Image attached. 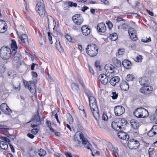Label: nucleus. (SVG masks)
Instances as JSON below:
<instances>
[{
  "instance_id": "28",
  "label": "nucleus",
  "mask_w": 157,
  "mask_h": 157,
  "mask_svg": "<svg viewBox=\"0 0 157 157\" xmlns=\"http://www.w3.org/2000/svg\"><path fill=\"white\" fill-rule=\"evenodd\" d=\"M72 19L74 22L78 25H81L83 22V18L81 17L79 18H76L75 16H73Z\"/></svg>"
},
{
  "instance_id": "27",
  "label": "nucleus",
  "mask_w": 157,
  "mask_h": 157,
  "mask_svg": "<svg viewBox=\"0 0 157 157\" xmlns=\"http://www.w3.org/2000/svg\"><path fill=\"white\" fill-rule=\"evenodd\" d=\"M130 122L131 126L134 129H137L138 128L139 124L138 121L135 119H132Z\"/></svg>"
},
{
  "instance_id": "34",
  "label": "nucleus",
  "mask_w": 157,
  "mask_h": 157,
  "mask_svg": "<svg viewBox=\"0 0 157 157\" xmlns=\"http://www.w3.org/2000/svg\"><path fill=\"white\" fill-rule=\"evenodd\" d=\"M110 37V39L111 40L113 41L116 40L118 38L117 34L116 33H114L111 34Z\"/></svg>"
},
{
  "instance_id": "32",
  "label": "nucleus",
  "mask_w": 157,
  "mask_h": 157,
  "mask_svg": "<svg viewBox=\"0 0 157 157\" xmlns=\"http://www.w3.org/2000/svg\"><path fill=\"white\" fill-rule=\"evenodd\" d=\"M0 147L3 149L5 150L8 147V145L4 141H1Z\"/></svg>"
},
{
  "instance_id": "36",
  "label": "nucleus",
  "mask_w": 157,
  "mask_h": 157,
  "mask_svg": "<svg viewBox=\"0 0 157 157\" xmlns=\"http://www.w3.org/2000/svg\"><path fill=\"white\" fill-rule=\"evenodd\" d=\"M124 49H119L118 52L116 54V56L117 57H121L124 53Z\"/></svg>"
},
{
  "instance_id": "63",
  "label": "nucleus",
  "mask_w": 157,
  "mask_h": 157,
  "mask_svg": "<svg viewBox=\"0 0 157 157\" xmlns=\"http://www.w3.org/2000/svg\"><path fill=\"white\" fill-rule=\"evenodd\" d=\"M129 46L132 48H135L136 47V45L134 43H133L130 44Z\"/></svg>"
},
{
  "instance_id": "49",
  "label": "nucleus",
  "mask_w": 157,
  "mask_h": 157,
  "mask_svg": "<svg viewBox=\"0 0 157 157\" xmlns=\"http://www.w3.org/2000/svg\"><path fill=\"white\" fill-rule=\"evenodd\" d=\"M151 129L154 131V133L156 134L157 133V125H155L153 126Z\"/></svg>"
},
{
  "instance_id": "47",
  "label": "nucleus",
  "mask_w": 157,
  "mask_h": 157,
  "mask_svg": "<svg viewBox=\"0 0 157 157\" xmlns=\"http://www.w3.org/2000/svg\"><path fill=\"white\" fill-rule=\"evenodd\" d=\"M151 40V38L149 37L148 38L147 37L145 39H143L141 40V41L144 43H147L150 42Z\"/></svg>"
},
{
  "instance_id": "12",
  "label": "nucleus",
  "mask_w": 157,
  "mask_h": 157,
  "mask_svg": "<svg viewBox=\"0 0 157 157\" xmlns=\"http://www.w3.org/2000/svg\"><path fill=\"white\" fill-rule=\"evenodd\" d=\"M25 86V87H28L30 92L33 94H35L37 90L36 89L35 85L34 83L31 81L27 82Z\"/></svg>"
},
{
  "instance_id": "50",
  "label": "nucleus",
  "mask_w": 157,
  "mask_h": 157,
  "mask_svg": "<svg viewBox=\"0 0 157 157\" xmlns=\"http://www.w3.org/2000/svg\"><path fill=\"white\" fill-rule=\"evenodd\" d=\"M85 94H86V95L87 96V97H88V99L90 98L91 97H92V94H91V92L89 90H86L85 91Z\"/></svg>"
},
{
  "instance_id": "24",
  "label": "nucleus",
  "mask_w": 157,
  "mask_h": 157,
  "mask_svg": "<svg viewBox=\"0 0 157 157\" xmlns=\"http://www.w3.org/2000/svg\"><path fill=\"white\" fill-rule=\"evenodd\" d=\"M17 33L18 35L19 36V38L21 39V41L23 43L25 44H27V43H28V36L26 35L25 34H23L22 35L20 36L18 35V31H17Z\"/></svg>"
},
{
  "instance_id": "21",
  "label": "nucleus",
  "mask_w": 157,
  "mask_h": 157,
  "mask_svg": "<svg viewBox=\"0 0 157 157\" xmlns=\"http://www.w3.org/2000/svg\"><path fill=\"white\" fill-rule=\"evenodd\" d=\"M117 136L120 139L123 140L128 141L129 139V136L126 133L123 132H120L117 133Z\"/></svg>"
},
{
  "instance_id": "31",
  "label": "nucleus",
  "mask_w": 157,
  "mask_h": 157,
  "mask_svg": "<svg viewBox=\"0 0 157 157\" xmlns=\"http://www.w3.org/2000/svg\"><path fill=\"white\" fill-rule=\"evenodd\" d=\"M56 48L60 52H63V49L59 41H56Z\"/></svg>"
},
{
  "instance_id": "1",
  "label": "nucleus",
  "mask_w": 157,
  "mask_h": 157,
  "mask_svg": "<svg viewBox=\"0 0 157 157\" xmlns=\"http://www.w3.org/2000/svg\"><path fill=\"white\" fill-rule=\"evenodd\" d=\"M129 124L124 118H119L112 123V127L114 129L120 131L125 130L126 127Z\"/></svg>"
},
{
  "instance_id": "25",
  "label": "nucleus",
  "mask_w": 157,
  "mask_h": 157,
  "mask_svg": "<svg viewBox=\"0 0 157 157\" xmlns=\"http://www.w3.org/2000/svg\"><path fill=\"white\" fill-rule=\"evenodd\" d=\"M72 92L76 94H79V88L78 86L75 83H73L71 84Z\"/></svg>"
},
{
  "instance_id": "46",
  "label": "nucleus",
  "mask_w": 157,
  "mask_h": 157,
  "mask_svg": "<svg viewBox=\"0 0 157 157\" xmlns=\"http://www.w3.org/2000/svg\"><path fill=\"white\" fill-rule=\"evenodd\" d=\"M156 134L154 133V131L151 129L148 132L147 135L149 137H152Z\"/></svg>"
},
{
  "instance_id": "3",
  "label": "nucleus",
  "mask_w": 157,
  "mask_h": 157,
  "mask_svg": "<svg viewBox=\"0 0 157 157\" xmlns=\"http://www.w3.org/2000/svg\"><path fill=\"white\" fill-rule=\"evenodd\" d=\"M12 51L8 47L3 46L0 49V56L4 59H7L12 55Z\"/></svg>"
},
{
  "instance_id": "16",
  "label": "nucleus",
  "mask_w": 157,
  "mask_h": 157,
  "mask_svg": "<svg viewBox=\"0 0 157 157\" xmlns=\"http://www.w3.org/2000/svg\"><path fill=\"white\" fill-rule=\"evenodd\" d=\"M150 81V78L146 77H141L139 79V82L140 85L144 86L148 85Z\"/></svg>"
},
{
  "instance_id": "51",
  "label": "nucleus",
  "mask_w": 157,
  "mask_h": 157,
  "mask_svg": "<svg viewBox=\"0 0 157 157\" xmlns=\"http://www.w3.org/2000/svg\"><path fill=\"white\" fill-rule=\"evenodd\" d=\"M39 131V129L37 128L33 129L31 130V132L34 135L37 134Z\"/></svg>"
},
{
  "instance_id": "33",
  "label": "nucleus",
  "mask_w": 157,
  "mask_h": 157,
  "mask_svg": "<svg viewBox=\"0 0 157 157\" xmlns=\"http://www.w3.org/2000/svg\"><path fill=\"white\" fill-rule=\"evenodd\" d=\"M76 128H77V130L78 131L82 130L83 129L78 119H77L76 121Z\"/></svg>"
},
{
  "instance_id": "41",
  "label": "nucleus",
  "mask_w": 157,
  "mask_h": 157,
  "mask_svg": "<svg viewBox=\"0 0 157 157\" xmlns=\"http://www.w3.org/2000/svg\"><path fill=\"white\" fill-rule=\"evenodd\" d=\"M133 78H134L132 75L128 74L126 77V80L128 82H129L132 81Z\"/></svg>"
},
{
  "instance_id": "5",
  "label": "nucleus",
  "mask_w": 157,
  "mask_h": 157,
  "mask_svg": "<svg viewBox=\"0 0 157 157\" xmlns=\"http://www.w3.org/2000/svg\"><path fill=\"white\" fill-rule=\"evenodd\" d=\"M79 137L80 138V140H78L77 137H76V135L74 136V140L75 141H77L78 144L82 141V143L84 145V147L88 149H90V147L91 146V144H90L89 142L87 140L86 138L84 137V136L82 132H80L79 135Z\"/></svg>"
},
{
  "instance_id": "37",
  "label": "nucleus",
  "mask_w": 157,
  "mask_h": 157,
  "mask_svg": "<svg viewBox=\"0 0 157 157\" xmlns=\"http://www.w3.org/2000/svg\"><path fill=\"white\" fill-rule=\"evenodd\" d=\"M142 56L140 55H139L137 57H135L134 60L136 62H141L142 61Z\"/></svg>"
},
{
  "instance_id": "57",
  "label": "nucleus",
  "mask_w": 157,
  "mask_h": 157,
  "mask_svg": "<svg viewBox=\"0 0 157 157\" xmlns=\"http://www.w3.org/2000/svg\"><path fill=\"white\" fill-rule=\"evenodd\" d=\"M19 29L21 31V32L23 31H25V28H24L23 26L21 25L20 26Z\"/></svg>"
},
{
  "instance_id": "26",
  "label": "nucleus",
  "mask_w": 157,
  "mask_h": 157,
  "mask_svg": "<svg viewBox=\"0 0 157 157\" xmlns=\"http://www.w3.org/2000/svg\"><path fill=\"white\" fill-rule=\"evenodd\" d=\"M120 80V78L118 76H115L112 77L109 81L110 84L113 86H115L117 83Z\"/></svg>"
},
{
  "instance_id": "7",
  "label": "nucleus",
  "mask_w": 157,
  "mask_h": 157,
  "mask_svg": "<svg viewBox=\"0 0 157 157\" xmlns=\"http://www.w3.org/2000/svg\"><path fill=\"white\" fill-rule=\"evenodd\" d=\"M36 10L40 16H44L45 13L44 5L43 0H37Z\"/></svg>"
},
{
  "instance_id": "38",
  "label": "nucleus",
  "mask_w": 157,
  "mask_h": 157,
  "mask_svg": "<svg viewBox=\"0 0 157 157\" xmlns=\"http://www.w3.org/2000/svg\"><path fill=\"white\" fill-rule=\"evenodd\" d=\"M67 119L69 124L72 123L73 121V119L72 117L70 114L67 115Z\"/></svg>"
},
{
  "instance_id": "54",
  "label": "nucleus",
  "mask_w": 157,
  "mask_h": 157,
  "mask_svg": "<svg viewBox=\"0 0 157 157\" xmlns=\"http://www.w3.org/2000/svg\"><path fill=\"white\" fill-rule=\"evenodd\" d=\"M113 94L112 97L113 99H117L118 96V94H116V92H112Z\"/></svg>"
},
{
  "instance_id": "11",
  "label": "nucleus",
  "mask_w": 157,
  "mask_h": 157,
  "mask_svg": "<svg viewBox=\"0 0 157 157\" xmlns=\"http://www.w3.org/2000/svg\"><path fill=\"white\" fill-rule=\"evenodd\" d=\"M47 21L48 22V26L49 29L52 28L54 30L56 26V23L54 19L51 16L48 15L47 16Z\"/></svg>"
},
{
  "instance_id": "18",
  "label": "nucleus",
  "mask_w": 157,
  "mask_h": 157,
  "mask_svg": "<svg viewBox=\"0 0 157 157\" xmlns=\"http://www.w3.org/2000/svg\"><path fill=\"white\" fill-rule=\"evenodd\" d=\"M96 109L94 107H93V109L91 108L90 109L96 121H98L99 119V114L98 105L96 106Z\"/></svg>"
},
{
  "instance_id": "6",
  "label": "nucleus",
  "mask_w": 157,
  "mask_h": 157,
  "mask_svg": "<svg viewBox=\"0 0 157 157\" xmlns=\"http://www.w3.org/2000/svg\"><path fill=\"white\" fill-rule=\"evenodd\" d=\"M133 114L137 117L142 118L148 116V112L143 108H139L136 109L134 111Z\"/></svg>"
},
{
  "instance_id": "45",
  "label": "nucleus",
  "mask_w": 157,
  "mask_h": 157,
  "mask_svg": "<svg viewBox=\"0 0 157 157\" xmlns=\"http://www.w3.org/2000/svg\"><path fill=\"white\" fill-rule=\"evenodd\" d=\"M67 4L69 6L72 7L74 6L75 7H76L77 6V5L76 3H73L70 1L67 2Z\"/></svg>"
},
{
  "instance_id": "19",
  "label": "nucleus",
  "mask_w": 157,
  "mask_h": 157,
  "mask_svg": "<svg viewBox=\"0 0 157 157\" xmlns=\"http://www.w3.org/2000/svg\"><path fill=\"white\" fill-rule=\"evenodd\" d=\"M89 105L90 108L93 109V107L97 109L96 106H97V102L95 98L93 96L90 98H89Z\"/></svg>"
},
{
  "instance_id": "13",
  "label": "nucleus",
  "mask_w": 157,
  "mask_h": 157,
  "mask_svg": "<svg viewBox=\"0 0 157 157\" xmlns=\"http://www.w3.org/2000/svg\"><path fill=\"white\" fill-rule=\"evenodd\" d=\"M114 111L115 115L116 116H119L124 113L125 109L122 106L118 105L115 107Z\"/></svg>"
},
{
  "instance_id": "55",
  "label": "nucleus",
  "mask_w": 157,
  "mask_h": 157,
  "mask_svg": "<svg viewBox=\"0 0 157 157\" xmlns=\"http://www.w3.org/2000/svg\"><path fill=\"white\" fill-rule=\"evenodd\" d=\"M106 24L108 26V27L109 29H111L113 27V25L112 23L110 21H109L106 22Z\"/></svg>"
},
{
  "instance_id": "60",
  "label": "nucleus",
  "mask_w": 157,
  "mask_h": 157,
  "mask_svg": "<svg viewBox=\"0 0 157 157\" xmlns=\"http://www.w3.org/2000/svg\"><path fill=\"white\" fill-rule=\"evenodd\" d=\"M108 117L105 114H103L102 116V119L103 120L106 121L108 119Z\"/></svg>"
},
{
  "instance_id": "22",
  "label": "nucleus",
  "mask_w": 157,
  "mask_h": 157,
  "mask_svg": "<svg viewBox=\"0 0 157 157\" xmlns=\"http://www.w3.org/2000/svg\"><path fill=\"white\" fill-rule=\"evenodd\" d=\"M97 28L98 30L100 32L104 33L106 30V27L105 24L103 22L98 24Z\"/></svg>"
},
{
  "instance_id": "17",
  "label": "nucleus",
  "mask_w": 157,
  "mask_h": 157,
  "mask_svg": "<svg viewBox=\"0 0 157 157\" xmlns=\"http://www.w3.org/2000/svg\"><path fill=\"white\" fill-rule=\"evenodd\" d=\"M32 119V121H33L36 124L38 125H40L41 123V121H43L42 119L40 118L38 110H37L36 114L33 116Z\"/></svg>"
},
{
  "instance_id": "30",
  "label": "nucleus",
  "mask_w": 157,
  "mask_h": 157,
  "mask_svg": "<svg viewBox=\"0 0 157 157\" xmlns=\"http://www.w3.org/2000/svg\"><path fill=\"white\" fill-rule=\"evenodd\" d=\"M120 87L121 90L124 91L127 90L129 88L128 84L125 81L122 82L120 86Z\"/></svg>"
},
{
  "instance_id": "56",
  "label": "nucleus",
  "mask_w": 157,
  "mask_h": 157,
  "mask_svg": "<svg viewBox=\"0 0 157 157\" xmlns=\"http://www.w3.org/2000/svg\"><path fill=\"white\" fill-rule=\"evenodd\" d=\"M65 154L67 157H72L71 154L69 152H65Z\"/></svg>"
},
{
  "instance_id": "58",
  "label": "nucleus",
  "mask_w": 157,
  "mask_h": 157,
  "mask_svg": "<svg viewBox=\"0 0 157 157\" xmlns=\"http://www.w3.org/2000/svg\"><path fill=\"white\" fill-rule=\"evenodd\" d=\"M46 124L48 128L50 127L51 126V123L50 121H49L48 120H47L46 121Z\"/></svg>"
},
{
  "instance_id": "15",
  "label": "nucleus",
  "mask_w": 157,
  "mask_h": 157,
  "mask_svg": "<svg viewBox=\"0 0 157 157\" xmlns=\"http://www.w3.org/2000/svg\"><path fill=\"white\" fill-rule=\"evenodd\" d=\"M109 78V76H107L106 74H101L98 76V79L101 83L104 85L106 84L108 82V78Z\"/></svg>"
},
{
  "instance_id": "42",
  "label": "nucleus",
  "mask_w": 157,
  "mask_h": 157,
  "mask_svg": "<svg viewBox=\"0 0 157 157\" xmlns=\"http://www.w3.org/2000/svg\"><path fill=\"white\" fill-rule=\"evenodd\" d=\"M95 66L96 67V69H97L98 71H100L101 70V67L100 65V63L98 61H95Z\"/></svg>"
},
{
  "instance_id": "43",
  "label": "nucleus",
  "mask_w": 157,
  "mask_h": 157,
  "mask_svg": "<svg viewBox=\"0 0 157 157\" xmlns=\"http://www.w3.org/2000/svg\"><path fill=\"white\" fill-rule=\"evenodd\" d=\"M131 39L133 41H136L137 39V38L136 36V33L133 34L132 35H129Z\"/></svg>"
},
{
  "instance_id": "23",
  "label": "nucleus",
  "mask_w": 157,
  "mask_h": 157,
  "mask_svg": "<svg viewBox=\"0 0 157 157\" xmlns=\"http://www.w3.org/2000/svg\"><path fill=\"white\" fill-rule=\"evenodd\" d=\"M81 30L83 35L85 36L89 35L90 32V29L88 28V26L86 25L82 26V27Z\"/></svg>"
},
{
  "instance_id": "29",
  "label": "nucleus",
  "mask_w": 157,
  "mask_h": 157,
  "mask_svg": "<svg viewBox=\"0 0 157 157\" xmlns=\"http://www.w3.org/2000/svg\"><path fill=\"white\" fill-rule=\"evenodd\" d=\"M122 65L126 69H128L131 68V63L130 62L127 60H124L122 61Z\"/></svg>"
},
{
  "instance_id": "14",
  "label": "nucleus",
  "mask_w": 157,
  "mask_h": 157,
  "mask_svg": "<svg viewBox=\"0 0 157 157\" xmlns=\"http://www.w3.org/2000/svg\"><path fill=\"white\" fill-rule=\"evenodd\" d=\"M0 108L2 112L7 115L9 114L11 112V110L6 103H2L0 105Z\"/></svg>"
},
{
  "instance_id": "20",
  "label": "nucleus",
  "mask_w": 157,
  "mask_h": 157,
  "mask_svg": "<svg viewBox=\"0 0 157 157\" xmlns=\"http://www.w3.org/2000/svg\"><path fill=\"white\" fill-rule=\"evenodd\" d=\"M7 26L5 22L3 20H0V33H3L5 32Z\"/></svg>"
},
{
  "instance_id": "64",
  "label": "nucleus",
  "mask_w": 157,
  "mask_h": 157,
  "mask_svg": "<svg viewBox=\"0 0 157 157\" xmlns=\"http://www.w3.org/2000/svg\"><path fill=\"white\" fill-rule=\"evenodd\" d=\"M32 75L33 77H36L37 76V75L36 73L35 72H32Z\"/></svg>"
},
{
  "instance_id": "62",
  "label": "nucleus",
  "mask_w": 157,
  "mask_h": 157,
  "mask_svg": "<svg viewBox=\"0 0 157 157\" xmlns=\"http://www.w3.org/2000/svg\"><path fill=\"white\" fill-rule=\"evenodd\" d=\"M78 108L79 110H82L83 112L85 111L84 106L82 105H80Z\"/></svg>"
},
{
  "instance_id": "44",
  "label": "nucleus",
  "mask_w": 157,
  "mask_h": 157,
  "mask_svg": "<svg viewBox=\"0 0 157 157\" xmlns=\"http://www.w3.org/2000/svg\"><path fill=\"white\" fill-rule=\"evenodd\" d=\"M5 67L4 64H0V72L1 73H3L5 71Z\"/></svg>"
},
{
  "instance_id": "35",
  "label": "nucleus",
  "mask_w": 157,
  "mask_h": 157,
  "mask_svg": "<svg viewBox=\"0 0 157 157\" xmlns=\"http://www.w3.org/2000/svg\"><path fill=\"white\" fill-rule=\"evenodd\" d=\"M39 155L40 156H44L46 154V151L42 149H40L38 151Z\"/></svg>"
},
{
  "instance_id": "53",
  "label": "nucleus",
  "mask_w": 157,
  "mask_h": 157,
  "mask_svg": "<svg viewBox=\"0 0 157 157\" xmlns=\"http://www.w3.org/2000/svg\"><path fill=\"white\" fill-rule=\"evenodd\" d=\"M65 38L67 40L70 42H72V39L71 37L68 35H66L65 36Z\"/></svg>"
},
{
  "instance_id": "8",
  "label": "nucleus",
  "mask_w": 157,
  "mask_h": 157,
  "mask_svg": "<svg viewBox=\"0 0 157 157\" xmlns=\"http://www.w3.org/2000/svg\"><path fill=\"white\" fill-rule=\"evenodd\" d=\"M105 70V74L107 76H109V78H112L114 76V72L116 68L111 64H106L104 67Z\"/></svg>"
},
{
  "instance_id": "52",
  "label": "nucleus",
  "mask_w": 157,
  "mask_h": 157,
  "mask_svg": "<svg viewBox=\"0 0 157 157\" xmlns=\"http://www.w3.org/2000/svg\"><path fill=\"white\" fill-rule=\"evenodd\" d=\"M128 26L126 24H123L121 26V28L124 30H126L128 29Z\"/></svg>"
},
{
  "instance_id": "2",
  "label": "nucleus",
  "mask_w": 157,
  "mask_h": 157,
  "mask_svg": "<svg viewBox=\"0 0 157 157\" xmlns=\"http://www.w3.org/2000/svg\"><path fill=\"white\" fill-rule=\"evenodd\" d=\"M11 46L12 50V55L13 56V59L16 62H18L22 58L21 55L19 51H17L18 48L16 44V42L14 40H12Z\"/></svg>"
},
{
  "instance_id": "9",
  "label": "nucleus",
  "mask_w": 157,
  "mask_h": 157,
  "mask_svg": "<svg viewBox=\"0 0 157 157\" xmlns=\"http://www.w3.org/2000/svg\"><path fill=\"white\" fill-rule=\"evenodd\" d=\"M140 145L139 142L135 140L132 139L129 140L128 143V146L131 149H136Z\"/></svg>"
},
{
  "instance_id": "39",
  "label": "nucleus",
  "mask_w": 157,
  "mask_h": 157,
  "mask_svg": "<svg viewBox=\"0 0 157 157\" xmlns=\"http://www.w3.org/2000/svg\"><path fill=\"white\" fill-rule=\"evenodd\" d=\"M109 149L113 152V153L115 155L116 157H117V155H118V154L116 152V150L115 148L112 146H110L109 147Z\"/></svg>"
},
{
  "instance_id": "48",
  "label": "nucleus",
  "mask_w": 157,
  "mask_h": 157,
  "mask_svg": "<svg viewBox=\"0 0 157 157\" xmlns=\"http://www.w3.org/2000/svg\"><path fill=\"white\" fill-rule=\"evenodd\" d=\"M115 65L117 67H119L121 66V62L118 60L117 59L116 60L115 62H114Z\"/></svg>"
},
{
  "instance_id": "10",
  "label": "nucleus",
  "mask_w": 157,
  "mask_h": 157,
  "mask_svg": "<svg viewBox=\"0 0 157 157\" xmlns=\"http://www.w3.org/2000/svg\"><path fill=\"white\" fill-rule=\"evenodd\" d=\"M152 87L148 85L141 88L140 90V92L145 95H148L152 92Z\"/></svg>"
},
{
  "instance_id": "4",
  "label": "nucleus",
  "mask_w": 157,
  "mask_h": 157,
  "mask_svg": "<svg viewBox=\"0 0 157 157\" xmlns=\"http://www.w3.org/2000/svg\"><path fill=\"white\" fill-rule=\"evenodd\" d=\"M98 49L97 45L91 44L87 46L86 51L88 55L91 57H94L95 56L98 54Z\"/></svg>"
},
{
  "instance_id": "59",
  "label": "nucleus",
  "mask_w": 157,
  "mask_h": 157,
  "mask_svg": "<svg viewBox=\"0 0 157 157\" xmlns=\"http://www.w3.org/2000/svg\"><path fill=\"white\" fill-rule=\"evenodd\" d=\"M27 136L29 137V138H30L31 139H33L34 137V136L33 135L30 134V133H28L27 134Z\"/></svg>"
},
{
  "instance_id": "40",
  "label": "nucleus",
  "mask_w": 157,
  "mask_h": 157,
  "mask_svg": "<svg viewBox=\"0 0 157 157\" xmlns=\"http://www.w3.org/2000/svg\"><path fill=\"white\" fill-rule=\"evenodd\" d=\"M128 33L129 35H132L133 34L136 33V32L134 28H130L128 29Z\"/></svg>"
},
{
  "instance_id": "61",
  "label": "nucleus",
  "mask_w": 157,
  "mask_h": 157,
  "mask_svg": "<svg viewBox=\"0 0 157 157\" xmlns=\"http://www.w3.org/2000/svg\"><path fill=\"white\" fill-rule=\"evenodd\" d=\"M88 7H87V6H84L83 8H82V9H81V10L83 12H85L86 10H87L88 9Z\"/></svg>"
}]
</instances>
